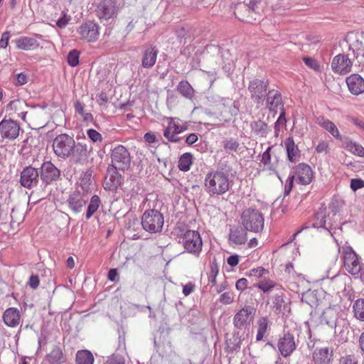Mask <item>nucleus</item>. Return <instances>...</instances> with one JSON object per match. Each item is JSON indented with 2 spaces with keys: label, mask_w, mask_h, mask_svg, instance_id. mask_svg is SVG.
I'll use <instances>...</instances> for the list:
<instances>
[{
  "label": "nucleus",
  "mask_w": 364,
  "mask_h": 364,
  "mask_svg": "<svg viewBox=\"0 0 364 364\" xmlns=\"http://www.w3.org/2000/svg\"><path fill=\"white\" fill-rule=\"evenodd\" d=\"M204 186L210 196L223 195L230 187L229 176L219 171L210 172L205 176Z\"/></svg>",
  "instance_id": "f257e3e1"
},
{
  "label": "nucleus",
  "mask_w": 364,
  "mask_h": 364,
  "mask_svg": "<svg viewBox=\"0 0 364 364\" xmlns=\"http://www.w3.org/2000/svg\"><path fill=\"white\" fill-rule=\"evenodd\" d=\"M313 178L314 171L311 167L305 163L299 164L295 167L294 174L287 179L288 184L284 188L285 196H288L291 191L294 181L299 185L306 186L312 182Z\"/></svg>",
  "instance_id": "f03ea898"
},
{
  "label": "nucleus",
  "mask_w": 364,
  "mask_h": 364,
  "mask_svg": "<svg viewBox=\"0 0 364 364\" xmlns=\"http://www.w3.org/2000/svg\"><path fill=\"white\" fill-rule=\"evenodd\" d=\"M75 148V141L67 134L58 135L53 140V149L54 153L60 158L66 159L73 154Z\"/></svg>",
  "instance_id": "7ed1b4c3"
},
{
  "label": "nucleus",
  "mask_w": 364,
  "mask_h": 364,
  "mask_svg": "<svg viewBox=\"0 0 364 364\" xmlns=\"http://www.w3.org/2000/svg\"><path fill=\"white\" fill-rule=\"evenodd\" d=\"M100 27L93 21H87L82 23L77 29V33L81 41L92 43L98 41L100 38Z\"/></svg>",
  "instance_id": "20e7f679"
},
{
  "label": "nucleus",
  "mask_w": 364,
  "mask_h": 364,
  "mask_svg": "<svg viewBox=\"0 0 364 364\" xmlns=\"http://www.w3.org/2000/svg\"><path fill=\"white\" fill-rule=\"evenodd\" d=\"M112 165L115 170H127L131 164L130 154L122 145L115 146L111 154Z\"/></svg>",
  "instance_id": "39448f33"
},
{
  "label": "nucleus",
  "mask_w": 364,
  "mask_h": 364,
  "mask_svg": "<svg viewBox=\"0 0 364 364\" xmlns=\"http://www.w3.org/2000/svg\"><path fill=\"white\" fill-rule=\"evenodd\" d=\"M268 82L260 79H253L250 81L248 91L251 98L257 104H262L267 95Z\"/></svg>",
  "instance_id": "423d86ee"
},
{
  "label": "nucleus",
  "mask_w": 364,
  "mask_h": 364,
  "mask_svg": "<svg viewBox=\"0 0 364 364\" xmlns=\"http://www.w3.org/2000/svg\"><path fill=\"white\" fill-rule=\"evenodd\" d=\"M181 239L184 248L188 252L196 253L201 250L202 239L198 231L188 229Z\"/></svg>",
  "instance_id": "0eeeda50"
},
{
  "label": "nucleus",
  "mask_w": 364,
  "mask_h": 364,
  "mask_svg": "<svg viewBox=\"0 0 364 364\" xmlns=\"http://www.w3.org/2000/svg\"><path fill=\"white\" fill-rule=\"evenodd\" d=\"M168 124L164 131V137L170 142H178L180 138L178 134L183 132L187 129L186 124L180 125L178 124L179 119L175 117H167Z\"/></svg>",
  "instance_id": "6e6552de"
},
{
  "label": "nucleus",
  "mask_w": 364,
  "mask_h": 364,
  "mask_svg": "<svg viewBox=\"0 0 364 364\" xmlns=\"http://www.w3.org/2000/svg\"><path fill=\"white\" fill-rule=\"evenodd\" d=\"M241 221L244 228H263L264 220L258 210L247 208L243 210Z\"/></svg>",
  "instance_id": "1a4fd4ad"
},
{
  "label": "nucleus",
  "mask_w": 364,
  "mask_h": 364,
  "mask_svg": "<svg viewBox=\"0 0 364 364\" xmlns=\"http://www.w3.org/2000/svg\"><path fill=\"white\" fill-rule=\"evenodd\" d=\"M344 267L346 271L352 275L358 274L361 270V266L358 261L357 254L350 247L343 249Z\"/></svg>",
  "instance_id": "9d476101"
},
{
  "label": "nucleus",
  "mask_w": 364,
  "mask_h": 364,
  "mask_svg": "<svg viewBox=\"0 0 364 364\" xmlns=\"http://www.w3.org/2000/svg\"><path fill=\"white\" fill-rule=\"evenodd\" d=\"M238 112V107L231 101L218 105L216 109L217 117L223 123L230 122Z\"/></svg>",
  "instance_id": "9b49d317"
},
{
  "label": "nucleus",
  "mask_w": 364,
  "mask_h": 364,
  "mask_svg": "<svg viewBox=\"0 0 364 364\" xmlns=\"http://www.w3.org/2000/svg\"><path fill=\"white\" fill-rule=\"evenodd\" d=\"M331 66L334 73L343 75L351 71L353 62L347 55L338 54L333 58Z\"/></svg>",
  "instance_id": "f8f14e48"
},
{
  "label": "nucleus",
  "mask_w": 364,
  "mask_h": 364,
  "mask_svg": "<svg viewBox=\"0 0 364 364\" xmlns=\"http://www.w3.org/2000/svg\"><path fill=\"white\" fill-rule=\"evenodd\" d=\"M277 347L283 357L290 356L296 348L294 335L290 332L284 333L283 336L279 339Z\"/></svg>",
  "instance_id": "ddd939ff"
},
{
  "label": "nucleus",
  "mask_w": 364,
  "mask_h": 364,
  "mask_svg": "<svg viewBox=\"0 0 364 364\" xmlns=\"http://www.w3.org/2000/svg\"><path fill=\"white\" fill-rule=\"evenodd\" d=\"M20 126L14 120H2L0 122V137L3 139L14 140L19 135Z\"/></svg>",
  "instance_id": "4468645a"
},
{
  "label": "nucleus",
  "mask_w": 364,
  "mask_h": 364,
  "mask_svg": "<svg viewBox=\"0 0 364 364\" xmlns=\"http://www.w3.org/2000/svg\"><path fill=\"white\" fill-rule=\"evenodd\" d=\"M254 309L250 306H245L237 311L233 317V325L238 329L246 328L252 319Z\"/></svg>",
  "instance_id": "2eb2a0df"
},
{
  "label": "nucleus",
  "mask_w": 364,
  "mask_h": 364,
  "mask_svg": "<svg viewBox=\"0 0 364 364\" xmlns=\"http://www.w3.org/2000/svg\"><path fill=\"white\" fill-rule=\"evenodd\" d=\"M164 223L163 215L156 210L145 211L141 218L143 228H163Z\"/></svg>",
  "instance_id": "dca6fc26"
},
{
  "label": "nucleus",
  "mask_w": 364,
  "mask_h": 364,
  "mask_svg": "<svg viewBox=\"0 0 364 364\" xmlns=\"http://www.w3.org/2000/svg\"><path fill=\"white\" fill-rule=\"evenodd\" d=\"M349 92L353 95L364 92V79L358 74H351L346 79Z\"/></svg>",
  "instance_id": "f3484780"
},
{
  "label": "nucleus",
  "mask_w": 364,
  "mask_h": 364,
  "mask_svg": "<svg viewBox=\"0 0 364 364\" xmlns=\"http://www.w3.org/2000/svg\"><path fill=\"white\" fill-rule=\"evenodd\" d=\"M38 176L36 168L31 166L26 167L21 172V183L23 187L30 188L38 183Z\"/></svg>",
  "instance_id": "a211bd4d"
},
{
  "label": "nucleus",
  "mask_w": 364,
  "mask_h": 364,
  "mask_svg": "<svg viewBox=\"0 0 364 364\" xmlns=\"http://www.w3.org/2000/svg\"><path fill=\"white\" fill-rule=\"evenodd\" d=\"M333 355L331 348H316L313 353V360L315 364H331Z\"/></svg>",
  "instance_id": "6ab92c4d"
},
{
  "label": "nucleus",
  "mask_w": 364,
  "mask_h": 364,
  "mask_svg": "<svg viewBox=\"0 0 364 364\" xmlns=\"http://www.w3.org/2000/svg\"><path fill=\"white\" fill-rule=\"evenodd\" d=\"M26 103L21 100H14L7 105L6 112L9 116L14 117L16 115L18 117L25 120V117L27 112L25 110Z\"/></svg>",
  "instance_id": "aec40b11"
},
{
  "label": "nucleus",
  "mask_w": 364,
  "mask_h": 364,
  "mask_svg": "<svg viewBox=\"0 0 364 364\" xmlns=\"http://www.w3.org/2000/svg\"><path fill=\"white\" fill-rule=\"evenodd\" d=\"M60 176L59 170L50 161L44 162L41 166V179L50 183Z\"/></svg>",
  "instance_id": "412c9836"
},
{
  "label": "nucleus",
  "mask_w": 364,
  "mask_h": 364,
  "mask_svg": "<svg viewBox=\"0 0 364 364\" xmlns=\"http://www.w3.org/2000/svg\"><path fill=\"white\" fill-rule=\"evenodd\" d=\"M159 51L156 46L151 45L146 48L142 53L141 66L144 68H152L156 62Z\"/></svg>",
  "instance_id": "4be33fe9"
},
{
  "label": "nucleus",
  "mask_w": 364,
  "mask_h": 364,
  "mask_svg": "<svg viewBox=\"0 0 364 364\" xmlns=\"http://www.w3.org/2000/svg\"><path fill=\"white\" fill-rule=\"evenodd\" d=\"M316 123L323 128L325 130L328 132L334 138L338 140L342 139V136L336 127V125L331 120L325 118L323 116H320L316 119Z\"/></svg>",
  "instance_id": "5701e85b"
},
{
  "label": "nucleus",
  "mask_w": 364,
  "mask_h": 364,
  "mask_svg": "<svg viewBox=\"0 0 364 364\" xmlns=\"http://www.w3.org/2000/svg\"><path fill=\"white\" fill-rule=\"evenodd\" d=\"M3 320L6 326L16 327L20 323V311L16 308H9L4 313Z\"/></svg>",
  "instance_id": "b1692460"
},
{
  "label": "nucleus",
  "mask_w": 364,
  "mask_h": 364,
  "mask_svg": "<svg viewBox=\"0 0 364 364\" xmlns=\"http://www.w3.org/2000/svg\"><path fill=\"white\" fill-rule=\"evenodd\" d=\"M45 360L48 364H63L65 358L60 345H56L52 350L46 355Z\"/></svg>",
  "instance_id": "393cba45"
},
{
  "label": "nucleus",
  "mask_w": 364,
  "mask_h": 364,
  "mask_svg": "<svg viewBox=\"0 0 364 364\" xmlns=\"http://www.w3.org/2000/svg\"><path fill=\"white\" fill-rule=\"evenodd\" d=\"M17 49L31 50L39 47V43L33 38L23 36L14 41Z\"/></svg>",
  "instance_id": "a878e982"
},
{
  "label": "nucleus",
  "mask_w": 364,
  "mask_h": 364,
  "mask_svg": "<svg viewBox=\"0 0 364 364\" xmlns=\"http://www.w3.org/2000/svg\"><path fill=\"white\" fill-rule=\"evenodd\" d=\"M123 179L117 171H114L112 173L107 175L104 182V188L105 190L110 191H115L122 183Z\"/></svg>",
  "instance_id": "bb28decb"
},
{
  "label": "nucleus",
  "mask_w": 364,
  "mask_h": 364,
  "mask_svg": "<svg viewBox=\"0 0 364 364\" xmlns=\"http://www.w3.org/2000/svg\"><path fill=\"white\" fill-rule=\"evenodd\" d=\"M68 203L69 207L75 212H80L85 205V200L82 198L80 192L75 191L73 193L68 200Z\"/></svg>",
  "instance_id": "cd10ccee"
},
{
  "label": "nucleus",
  "mask_w": 364,
  "mask_h": 364,
  "mask_svg": "<svg viewBox=\"0 0 364 364\" xmlns=\"http://www.w3.org/2000/svg\"><path fill=\"white\" fill-rule=\"evenodd\" d=\"M98 16L105 20L112 18L116 14L115 6L113 2L107 1L102 3L98 6Z\"/></svg>",
  "instance_id": "c85d7f7f"
},
{
  "label": "nucleus",
  "mask_w": 364,
  "mask_h": 364,
  "mask_svg": "<svg viewBox=\"0 0 364 364\" xmlns=\"http://www.w3.org/2000/svg\"><path fill=\"white\" fill-rule=\"evenodd\" d=\"M287 156L290 161L295 162L300 156V151L295 144L293 137H288L284 141Z\"/></svg>",
  "instance_id": "c756f323"
},
{
  "label": "nucleus",
  "mask_w": 364,
  "mask_h": 364,
  "mask_svg": "<svg viewBox=\"0 0 364 364\" xmlns=\"http://www.w3.org/2000/svg\"><path fill=\"white\" fill-rule=\"evenodd\" d=\"M347 42L350 50H359L364 46V36L360 33L352 32L347 36Z\"/></svg>",
  "instance_id": "7c9ffc66"
},
{
  "label": "nucleus",
  "mask_w": 364,
  "mask_h": 364,
  "mask_svg": "<svg viewBox=\"0 0 364 364\" xmlns=\"http://www.w3.org/2000/svg\"><path fill=\"white\" fill-rule=\"evenodd\" d=\"M338 313L333 308H328L326 309L321 317V322L326 323L331 328H335L338 320Z\"/></svg>",
  "instance_id": "2f4dec72"
},
{
  "label": "nucleus",
  "mask_w": 364,
  "mask_h": 364,
  "mask_svg": "<svg viewBox=\"0 0 364 364\" xmlns=\"http://www.w3.org/2000/svg\"><path fill=\"white\" fill-rule=\"evenodd\" d=\"M176 90L184 98L193 101L195 97V90L187 80L178 82Z\"/></svg>",
  "instance_id": "473e14b6"
},
{
  "label": "nucleus",
  "mask_w": 364,
  "mask_h": 364,
  "mask_svg": "<svg viewBox=\"0 0 364 364\" xmlns=\"http://www.w3.org/2000/svg\"><path fill=\"white\" fill-rule=\"evenodd\" d=\"M247 229H230L229 240L235 245H243L247 240Z\"/></svg>",
  "instance_id": "72a5a7b5"
},
{
  "label": "nucleus",
  "mask_w": 364,
  "mask_h": 364,
  "mask_svg": "<svg viewBox=\"0 0 364 364\" xmlns=\"http://www.w3.org/2000/svg\"><path fill=\"white\" fill-rule=\"evenodd\" d=\"M89 153L90 151L88 150L86 144L77 143V144H75L74 154H73L71 156L73 157V159L76 163H80L82 161H84L87 158Z\"/></svg>",
  "instance_id": "f704fd0d"
},
{
  "label": "nucleus",
  "mask_w": 364,
  "mask_h": 364,
  "mask_svg": "<svg viewBox=\"0 0 364 364\" xmlns=\"http://www.w3.org/2000/svg\"><path fill=\"white\" fill-rule=\"evenodd\" d=\"M282 104L280 93L277 91L271 90L268 92L267 99V107L270 111H274Z\"/></svg>",
  "instance_id": "c9c22d12"
},
{
  "label": "nucleus",
  "mask_w": 364,
  "mask_h": 364,
  "mask_svg": "<svg viewBox=\"0 0 364 364\" xmlns=\"http://www.w3.org/2000/svg\"><path fill=\"white\" fill-rule=\"evenodd\" d=\"M94 357L92 353L87 350L77 351L76 354L77 364H93Z\"/></svg>",
  "instance_id": "e433bc0d"
},
{
  "label": "nucleus",
  "mask_w": 364,
  "mask_h": 364,
  "mask_svg": "<svg viewBox=\"0 0 364 364\" xmlns=\"http://www.w3.org/2000/svg\"><path fill=\"white\" fill-rule=\"evenodd\" d=\"M257 332L256 336L257 341H262L269 326V320L267 317H262L257 321Z\"/></svg>",
  "instance_id": "4c0bfd02"
},
{
  "label": "nucleus",
  "mask_w": 364,
  "mask_h": 364,
  "mask_svg": "<svg viewBox=\"0 0 364 364\" xmlns=\"http://www.w3.org/2000/svg\"><path fill=\"white\" fill-rule=\"evenodd\" d=\"M192 164L193 155L191 153H185L180 156L178 166L182 171H188L190 170Z\"/></svg>",
  "instance_id": "58836bf2"
},
{
  "label": "nucleus",
  "mask_w": 364,
  "mask_h": 364,
  "mask_svg": "<svg viewBox=\"0 0 364 364\" xmlns=\"http://www.w3.org/2000/svg\"><path fill=\"white\" fill-rule=\"evenodd\" d=\"M141 232H137L131 235L130 233H127V237L132 240L143 239L146 240L149 238V235L152 233L161 232L162 229H140Z\"/></svg>",
  "instance_id": "ea45409f"
},
{
  "label": "nucleus",
  "mask_w": 364,
  "mask_h": 364,
  "mask_svg": "<svg viewBox=\"0 0 364 364\" xmlns=\"http://www.w3.org/2000/svg\"><path fill=\"white\" fill-rule=\"evenodd\" d=\"M101 200L98 196L95 195L91 198L90 204L87 207L86 218L89 219L99 208Z\"/></svg>",
  "instance_id": "a19ab883"
},
{
  "label": "nucleus",
  "mask_w": 364,
  "mask_h": 364,
  "mask_svg": "<svg viewBox=\"0 0 364 364\" xmlns=\"http://www.w3.org/2000/svg\"><path fill=\"white\" fill-rule=\"evenodd\" d=\"M273 305L274 308H275V311L278 313L286 309L287 304L284 299V294L282 292H279L274 295Z\"/></svg>",
  "instance_id": "79ce46f5"
},
{
  "label": "nucleus",
  "mask_w": 364,
  "mask_h": 364,
  "mask_svg": "<svg viewBox=\"0 0 364 364\" xmlns=\"http://www.w3.org/2000/svg\"><path fill=\"white\" fill-rule=\"evenodd\" d=\"M144 22H142L141 19L139 18H133L127 25L126 31L127 33H130L136 30L140 32L141 30L144 29Z\"/></svg>",
  "instance_id": "37998d69"
},
{
  "label": "nucleus",
  "mask_w": 364,
  "mask_h": 364,
  "mask_svg": "<svg viewBox=\"0 0 364 364\" xmlns=\"http://www.w3.org/2000/svg\"><path fill=\"white\" fill-rule=\"evenodd\" d=\"M353 311L357 318L364 321V299H360L355 301Z\"/></svg>",
  "instance_id": "c03bdc74"
},
{
  "label": "nucleus",
  "mask_w": 364,
  "mask_h": 364,
  "mask_svg": "<svg viewBox=\"0 0 364 364\" xmlns=\"http://www.w3.org/2000/svg\"><path fill=\"white\" fill-rule=\"evenodd\" d=\"M346 149L354 155L364 157V147L359 144L349 141L346 144Z\"/></svg>",
  "instance_id": "a18cd8bd"
},
{
  "label": "nucleus",
  "mask_w": 364,
  "mask_h": 364,
  "mask_svg": "<svg viewBox=\"0 0 364 364\" xmlns=\"http://www.w3.org/2000/svg\"><path fill=\"white\" fill-rule=\"evenodd\" d=\"M75 110L77 113H78L83 118L85 122H92L93 120V117L91 113L85 112L84 109V105L79 101H77L75 103Z\"/></svg>",
  "instance_id": "49530a36"
},
{
  "label": "nucleus",
  "mask_w": 364,
  "mask_h": 364,
  "mask_svg": "<svg viewBox=\"0 0 364 364\" xmlns=\"http://www.w3.org/2000/svg\"><path fill=\"white\" fill-rule=\"evenodd\" d=\"M252 131L255 134H263L266 132L267 124L263 121L259 119L257 121L252 122L250 124Z\"/></svg>",
  "instance_id": "de8ad7c7"
},
{
  "label": "nucleus",
  "mask_w": 364,
  "mask_h": 364,
  "mask_svg": "<svg viewBox=\"0 0 364 364\" xmlns=\"http://www.w3.org/2000/svg\"><path fill=\"white\" fill-rule=\"evenodd\" d=\"M250 12V8L245 4L240 3L236 5L234 14L240 21H245V14Z\"/></svg>",
  "instance_id": "09e8293b"
},
{
  "label": "nucleus",
  "mask_w": 364,
  "mask_h": 364,
  "mask_svg": "<svg viewBox=\"0 0 364 364\" xmlns=\"http://www.w3.org/2000/svg\"><path fill=\"white\" fill-rule=\"evenodd\" d=\"M272 147L269 146L265 151L262 154L261 156V163L264 164L265 167H267L269 170H274V167L271 162V151Z\"/></svg>",
  "instance_id": "8fccbe9b"
},
{
  "label": "nucleus",
  "mask_w": 364,
  "mask_h": 364,
  "mask_svg": "<svg viewBox=\"0 0 364 364\" xmlns=\"http://www.w3.org/2000/svg\"><path fill=\"white\" fill-rule=\"evenodd\" d=\"M210 272L208 274V283L215 286L216 284V277L219 272L218 264L214 261L210 265Z\"/></svg>",
  "instance_id": "3c124183"
},
{
  "label": "nucleus",
  "mask_w": 364,
  "mask_h": 364,
  "mask_svg": "<svg viewBox=\"0 0 364 364\" xmlns=\"http://www.w3.org/2000/svg\"><path fill=\"white\" fill-rule=\"evenodd\" d=\"M80 53L76 50H72L68 55L67 61L69 65L75 67L79 64Z\"/></svg>",
  "instance_id": "603ef678"
},
{
  "label": "nucleus",
  "mask_w": 364,
  "mask_h": 364,
  "mask_svg": "<svg viewBox=\"0 0 364 364\" xmlns=\"http://www.w3.org/2000/svg\"><path fill=\"white\" fill-rule=\"evenodd\" d=\"M305 65L316 72H321V66L318 62L312 58L305 57L303 58Z\"/></svg>",
  "instance_id": "864d4df0"
},
{
  "label": "nucleus",
  "mask_w": 364,
  "mask_h": 364,
  "mask_svg": "<svg viewBox=\"0 0 364 364\" xmlns=\"http://www.w3.org/2000/svg\"><path fill=\"white\" fill-rule=\"evenodd\" d=\"M223 146L226 151H237L239 147V142L237 139L231 138L224 141Z\"/></svg>",
  "instance_id": "5fc2aeb1"
},
{
  "label": "nucleus",
  "mask_w": 364,
  "mask_h": 364,
  "mask_svg": "<svg viewBox=\"0 0 364 364\" xmlns=\"http://www.w3.org/2000/svg\"><path fill=\"white\" fill-rule=\"evenodd\" d=\"M220 303L224 305H228L232 304L234 301V295L233 293L230 291H226L223 293L220 298L218 299Z\"/></svg>",
  "instance_id": "6e6d98bb"
},
{
  "label": "nucleus",
  "mask_w": 364,
  "mask_h": 364,
  "mask_svg": "<svg viewBox=\"0 0 364 364\" xmlns=\"http://www.w3.org/2000/svg\"><path fill=\"white\" fill-rule=\"evenodd\" d=\"M71 20V16L66 12H62V16L56 21V25L60 28H65Z\"/></svg>",
  "instance_id": "4d7b16f0"
},
{
  "label": "nucleus",
  "mask_w": 364,
  "mask_h": 364,
  "mask_svg": "<svg viewBox=\"0 0 364 364\" xmlns=\"http://www.w3.org/2000/svg\"><path fill=\"white\" fill-rule=\"evenodd\" d=\"M87 134L93 142H101L102 141V136L101 134L95 129H89L87 131Z\"/></svg>",
  "instance_id": "13d9d810"
},
{
  "label": "nucleus",
  "mask_w": 364,
  "mask_h": 364,
  "mask_svg": "<svg viewBox=\"0 0 364 364\" xmlns=\"http://www.w3.org/2000/svg\"><path fill=\"white\" fill-rule=\"evenodd\" d=\"M326 215L323 213H318L316 214V222L313 224L312 228H325L326 226Z\"/></svg>",
  "instance_id": "bf43d9fd"
},
{
  "label": "nucleus",
  "mask_w": 364,
  "mask_h": 364,
  "mask_svg": "<svg viewBox=\"0 0 364 364\" xmlns=\"http://www.w3.org/2000/svg\"><path fill=\"white\" fill-rule=\"evenodd\" d=\"M105 364H124V359L120 355H112L107 358Z\"/></svg>",
  "instance_id": "052dcab7"
},
{
  "label": "nucleus",
  "mask_w": 364,
  "mask_h": 364,
  "mask_svg": "<svg viewBox=\"0 0 364 364\" xmlns=\"http://www.w3.org/2000/svg\"><path fill=\"white\" fill-rule=\"evenodd\" d=\"M275 284L273 282H261L256 284V287L260 289L263 292H267L271 290Z\"/></svg>",
  "instance_id": "680f3d73"
},
{
  "label": "nucleus",
  "mask_w": 364,
  "mask_h": 364,
  "mask_svg": "<svg viewBox=\"0 0 364 364\" xmlns=\"http://www.w3.org/2000/svg\"><path fill=\"white\" fill-rule=\"evenodd\" d=\"M234 342L232 343V346H229V348H230V351H237L241 348V339L239 336V333H235L234 334Z\"/></svg>",
  "instance_id": "e2e57ef3"
},
{
  "label": "nucleus",
  "mask_w": 364,
  "mask_h": 364,
  "mask_svg": "<svg viewBox=\"0 0 364 364\" xmlns=\"http://www.w3.org/2000/svg\"><path fill=\"white\" fill-rule=\"evenodd\" d=\"M364 187V181L360 178H353L350 181V188L354 191Z\"/></svg>",
  "instance_id": "0e129e2a"
},
{
  "label": "nucleus",
  "mask_w": 364,
  "mask_h": 364,
  "mask_svg": "<svg viewBox=\"0 0 364 364\" xmlns=\"http://www.w3.org/2000/svg\"><path fill=\"white\" fill-rule=\"evenodd\" d=\"M40 279L37 274H32L28 281V285L33 289H36L39 285Z\"/></svg>",
  "instance_id": "69168bd1"
},
{
  "label": "nucleus",
  "mask_w": 364,
  "mask_h": 364,
  "mask_svg": "<svg viewBox=\"0 0 364 364\" xmlns=\"http://www.w3.org/2000/svg\"><path fill=\"white\" fill-rule=\"evenodd\" d=\"M353 54L358 63L364 64V46L359 50L353 51Z\"/></svg>",
  "instance_id": "338daca9"
},
{
  "label": "nucleus",
  "mask_w": 364,
  "mask_h": 364,
  "mask_svg": "<svg viewBox=\"0 0 364 364\" xmlns=\"http://www.w3.org/2000/svg\"><path fill=\"white\" fill-rule=\"evenodd\" d=\"M339 364H358V362L354 355H346L341 357Z\"/></svg>",
  "instance_id": "774afa93"
}]
</instances>
